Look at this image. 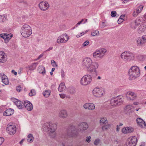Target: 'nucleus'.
<instances>
[{
	"mask_svg": "<svg viewBox=\"0 0 146 146\" xmlns=\"http://www.w3.org/2000/svg\"><path fill=\"white\" fill-rule=\"evenodd\" d=\"M106 52V50L104 48L97 50L93 53V57L95 58H98L100 59H102L104 58Z\"/></svg>",
	"mask_w": 146,
	"mask_h": 146,
	"instance_id": "7",
	"label": "nucleus"
},
{
	"mask_svg": "<svg viewBox=\"0 0 146 146\" xmlns=\"http://www.w3.org/2000/svg\"><path fill=\"white\" fill-rule=\"evenodd\" d=\"M16 90L18 92H20L21 90V87L20 85H19L16 88Z\"/></svg>",
	"mask_w": 146,
	"mask_h": 146,
	"instance_id": "47",
	"label": "nucleus"
},
{
	"mask_svg": "<svg viewBox=\"0 0 146 146\" xmlns=\"http://www.w3.org/2000/svg\"><path fill=\"white\" fill-rule=\"evenodd\" d=\"M7 16L5 15H0V21L2 22H3L5 21V19H6Z\"/></svg>",
	"mask_w": 146,
	"mask_h": 146,
	"instance_id": "36",
	"label": "nucleus"
},
{
	"mask_svg": "<svg viewBox=\"0 0 146 146\" xmlns=\"http://www.w3.org/2000/svg\"><path fill=\"white\" fill-rule=\"evenodd\" d=\"M38 70L39 72L40 73H42L43 74H44L45 73V68L42 66H39L38 67Z\"/></svg>",
	"mask_w": 146,
	"mask_h": 146,
	"instance_id": "25",
	"label": "nucleus"
},
{
	"mask_svg": "<svg viewBox=\"0 0 146 146\" xmlns=\"http://www.w3.org/2000/svg\"><path fill=\"white\" fill-rule=\"evenodd\" d=\"M146 41V35H143L141 37H139L137 39V42L138 45H141L144 44Z\"/></svg>",
	"mask_w": 146,
	"mask_h": 146,
	"instance_id": "17",
	"label": "nucleus"
},
{
	"mask_svg": "<svg viewBox=\"0 0 146 146\" xmlns=\"http://www.w3.org/2000/svg\"><path fill=\"white\" fill-rule=\"evenodd\" d=\"M136 12H137V13L139 14V13H140L141 12V11H140L139 8L138 7L137 8V9H136Z\"/></svg>",
	"mask_w": 146,
	"mask_h": 146,
	"instance_id": "57",
	"label": "nucleus"
},
{
	"mask_svg": "<svg viewBox=\"0 0 146 146\" xmlns=\"http://www.w3.org/2000/svg\"><path fill=\"white\" fill-rule=\"evenodd\" d=\"M68 39V35L66 34H64L58 37L57 40V42L59 44L65 43Z\"/></svg>",
	"mask_w": 146,
	"mask_h": 146,
	"instance_id": "12",
	"label": "nucleus"
},
{
	"mask_svg": "<svg viewBox=\"0 0 146 146\" xmlns=\"http://www.w3.org/2000/svg\"><path fill=\"white\" fill-rule=\"evenodd\" d=\"M84 108L85 109L93 110L95 108L94 104L92 103H86L83 106Z\"/></svg>",
	"mask_w": 146,
	"mask_h": 146,
	"instance_id": "19",
	"label": "nucleus"
},
{
	"mask_svg": "<svg viewBox=\"0 0 146 146\" xmlns=\"http://www.w3.org/2000/svg\"><path fill=\"white\" fill-rule=\"evenodd\" d=\"M1 77L2 79L8 78L7 76L3 73L1 74Z\"/></svg>",
	"mask_w": 146,
	"mask_h": 146,
	"instance_id": "46",
	"label": "nucleus"
},
{
	"mask_svg": "<svg viewBox=\"0 0 146 146\" xmlns=\"http://www.w3.org/2000/svg\"><path fill=\"white\" fill-rule=\"evenodd\" d=\"M51 64L54 67H57L58 65L56 62L53 60H51Z\"/></svg>",
	"mask_w": 146,
	"mask_h": 146,
	"instance_id": "42",
	"label": "nucleus"
},
{
	"mask_svg": "<svg viewBox=\"0 0 146 146\" xmlns=\"http://www.w3.org/2000/svg\"><path fill=\"white\" fill-rule=\"evenodd\" d=\"M53 48L52 47H50L49 48H48V49L46 50L45 51H44L45 52L49 51L50 50H52Z\"/></svg>",
	"mask_w": 146,
	"mask_h": 146,
	"instance_id": "59",
	"label": "nucleus"
},
{
	"mask_svg": "<svg viewBox=\"0 0 146 146\" xmlns=\"http://www.w3.org/2000/svg\"><path fill=\"white\" fill-rule=\"evenodd\" d=\"M84 21V19H82L81 21L79 22L78 23H77L76 24V27H77L78 25H80L82 23V22Z\"/></svg>",
	"mask_w": 146,
	"mask_h": 146,
	"instance_id": "51",
	"label": "nucleus"
},
{
	"mask_svg": "<svg viewBox=\"0 0 146 146\" xmlns=\"http://www.w3.org/2000/svg\"><path fill=\"white\" fill-rule=\"evenodd\" d=\"M58 116L60 118H66L68 115L67 111L65 110H60L58 113Z\"/></svg>",
	"mask_w": 146,
	"mask_h": 146,
	"instance_id": "20",
	"label": "nucleus"
},
{
	"mask_svg": "<svg viewBox=\"0 0 146 146\" xmlns=\"http://www.w3.org/2000/svg\"><path fill=\"white\" fill-rule=\"evenodd\" d=\"M138 13L136 12V11H134L133 14V17H136L138 15Z\"/></svg>",
	"mask_w": 146,
	"mask_h": 146,
	"instance_id": "53",
	"label": "nucleus"
},
{
	"mask_svg": "<svg viewBox=\"0 0 146 146\" xmlns=\"http://www.w3.org/2000/svg\"><path fill=\"white\" fill-rule=\"evenodd\" d=\"M145 144L144 143H142L139 146H145Z\"/></svg>",
	"mask_w": 146,
	"mask_h": 146,
	"instance_id": "63",
	"label": "nucleus"
},
{
	"mask_svg": "<svg viewBox=\"0 0 146 146\" xmlns=\"http://www.w3.org/2000/svg\"><path fill=\"white\" fill-rule=\"evenodd\" d=\"M144 26L141 25L139 27L138 29V33L140 34L142 32H143L145 31Z\"/></svg>",
	"mask_w": 146,
	"mask_h": 146,
	"instance_id": "31",
	"label": "nucleus"
},
{
	"mask_svg": "<svg viewBox=\"0 0 146 146\" xmlns=\"http://www.w3.org/2000/svg\"><path fill=\"white\" fill-rule=\"evenodd\" d=\"M89 43V42L88 40H86L85 41L83 44L84 46L88 45Z\"/></svg>",
	"mask_w": 146,
	"mask_h": 146,
	"instance_id": "49",
	"label": "nucleus"
},
{
	"mask_svg": "<svg viewBox=\"0 0 146 146\" xmlns=\"http://www.w3.org/2000/svg\"><path fill=\"white\" fill-rule=\"evenodd\" d=\"M34 137L33 135L31 134L28 135L27 137V141L31 143L33 141Z\"/></svg>",
	"mask_w": 146,
	"mask_h": 146,
	"instance_id": "27",
	"label": "nucleus"
},
{
	"mask_svg": "<svg viewBox=\"0 0 146 146\" xmlns=\"http://www.w3.org/2000/svg\"><path fill=\"white\" fill-rule=\"evenodd\" d=\"M16 102L14 101V103L19 109H22L24 108V103L21 102L18 100H15Z\"/></svg>",
	"mask_w": 146,
	"mask_h": 146,
	"instance_id": "23",
	"label": "nucleus"
},
{
	"mask_svg": "<svg viewBox=\"0 0 146 146\" xmlns=\"http://www.w3.org/2000/svg\"><path fill=\"white\" fill-rule=\"evenodd\" d=\"M86 142L90 143L91 141L90 139L91 138V137L90 136H88L86 137Z\"/></svg>",
	"mask_w": 146,
	"mask_h": 146,
	"instance_id": "48",
	"label": "nucleus"
},
{
	"mask_svg": "<svg viewBox=\"0 0 146 146\" xmlns=\"http://www.w3.org/2000/svg\"><path fill=\"white\" fill-rule=\"evenodd\" d=\"M111 127L110 125L108 124L104 125L102 127V129L103 131L107 130L109 129Z\"/></svg>",
	"mask_w": 146,
	"mask_h": 146,
	"instance_id": "35",
	"label": "nucleus"
},
{
	"mask_svg": "<svg viewBox=\"0 0 146 146\" xmlns=\"http://www.w3.org/2000/svg\"><path fill=\"white\" fill-rule=\"evenodd\" d=\"M61 76L62 78H64L65 76L64 72L63 70H61Z\"/></svg>",
	"mask_w": 146,
	"mask_h": 146,
	"instance_id": "54",
	"label": "nucleus"
},
{
	"mask_svg": "<svg viewBox=\"0 0 146 146\" xmlns=\"http://www.w3.org/2000/svg\"><path fill=\"white\" fill-rule=\"evenodd\" d=\"M43 56V54H41L38 57V58L36 60H38L42 58Z\"/></svg>",
	"mask_w": 146,
	"mask_h": 146,
	"instance_id": "56",
	"label": "nucleus"
},
{
	"mask_svg": "<svg viewBox=\"0 0 146 146\" xmlns=\"http://www.w3.org/2000/svg\"><path fill=\"white\" fill-rule=\"evenodd\" d=\"M4 139L2 137H0V145H1L4 141Z\"/></svg>",
	"mask_w": 146,
	"mask_h": 146,
	"instance_id": "52",
	"label": "nucleus"
},
{
	"mask_svg": "<svg viewBox=\"0 0 146 146\" xmlns=\"http://www.w3.org/2000/svg\"><path fill=\"white\" fill-rule=\"evenodd\" d=\"M16 126L14 125L9 124L6 128L7 132L10 135H13L16 132Z\"/></svg>",
	"mask_w": 146,
	"mask_h": 146,
	"instance_id": "13",
	"label": "nucleus"
},
{
	"mask_svg": "<svg viewBox=\"0 0 146 146\" xmlns=\"http://www.w3.org/2000/svg\"><path fill=\"white\" fill-rule=\"evenodd\" d=\"M24 107L28 111H31L33 108L32 104L29 101H25L24 102Z\"/></svg>",
	"mask_w": 146,
	"mask_h": 146,
	"instance_id": "18",
	"label": "nucleus"
},
{
	"mask_svg": "<svg viewBox=\"0 0 146 146\" xmlns=\"http://www.w3.org/2000/svg\"><path fill=\"white\" fill-rule=\"evenodd\" d=\"M92 77L90 75H86L83 76L81 79L80 83L81 85L86 86L92 82Z\"/></svg>",
	"mask_w": 146,
	"mask_h": 146,
	"instance_id": "9",
	"label": "nucleus"
},
{
	"mask_svg": "<svg viewBox=\"0 0 146 146\" xmlns=\"http://www.w3.org/2000/svg\"><path fill=\"white\" fill-rule=\"evenodd\" d=\"M99 33V31L97 30H95L91 33V35L93 36H95L97 35Z\"/></svg>",
	"mask_w": 146,
	"mask_h": 146,
	"instance_id": "40",
	"label": "nucleus"
},
{
	"mask_svg": "<svg viewBox=\"0 0 146 146\" xmlns=\"http://www.w3.org/2000/svg\"><path fill=\"white\" fill-rule=\"evenodd\" d=\"M127 100H135L137 97V94L134 92L129 91L125 94Z\"/></svg>",
	"mask_w": 146,
	"mask_h": 146,
	"instance_id": "14",
	"label": "nucleus"
},
{
	"mask_svg": "<svg viewBox=\"0 0 146 146\" xmlns=\"http://www.w3.org/2000/svg\"><path fill=\"white\" fill-rule=\"evenodd\" d=\"M100 140L99 139H95L94 142V144L95 145H97L100 143Z\"/></svg>",
	"mask_w": 146,
	"mask_h": 146,
	"instance_id": "41",
	"label": "nucleus"
},
{
	"mask_svg": "<svg viewBox=\"0 0 146 146\" xmlns=\"http://www.w3.org/2000/svg\"><path fill=\"white\" fill-rule=\"evenodd\" d=\"M43 129L45 131H48L49 135L52 137L55 136V131L56 129V125L55 124H52L51 122L46 123L44 124Z\"/></svg>",
	"mask_w": 146,
	"mask_h": 146,
	"instance_id": "2",
	"label": "nucleus"
},
{
	"mask_svg": "<svg viewBox=\"0 0 146 146\" xmlns=\"http://www.w3.org/2000/svg\"><path fill=\"white\" fill-rule=\"evenodd\" d=\"M122 132L124 133H131L133 131V129L132 127H126L123 128L122 129Z\"/></svg>",
	"mask_w": 146,
	"mask_h": 146,
	"instance_id": "22",
	"label": "nucleus"
},
{
	"mask_svg": "<svg viewBox=\"0 0 146 146\" xmlns=\"http://www.w3.org/2000/svg\"><path fill=\"white\" fill-rule=\"evenodd\" d=\"M116 12L115 11H112L111 12V15L112 17H115L116 15Z\"/></svg>",
	"mask_w": 146,
	"mask_h": 146,
	"instance_id": "44",
	"label": "nucleus"
},
{
	"mask_svg": "<svg viewBox=\"0 0 146 146\" xmlns=\"http://www.w3.org/2000/svg\"><path fill=\"white\" fill-rule=\"evenodd\" d=\"M7 57L5 54L0 57V62L3 63L5 62L7 60Z\"/></svg>",
	"mask_w": 146,
	"mask_h": 146,
	"instance_id": "29",
	"label": "nucleus"
},
{
	"mask_svg": "<svg viewBox=\"0 0 146 146\" xmlns=\"http://www.w3.org/2000/svg\"><path fill=\"white\" fill-rule=\"evenodd\" d=\"M51 91L50 90H46L44 92H43V95L45 97L47 98L48 97L50 94Z\"/></svg>",
	"mask_w": 146,
	"mask_h": 146,
	"instance_id": "28",
	"label": "nucleus"
},
{
	"mask_svg": "<svg viewBox=\"0 0 146 146\" xmlns=\"http://www.w3.org/2000/svg\"><path fill=\"white\" fill-rule=\"evenodd\" d=\"M13 111L12 109H7L4 112L3 115L5 116H8L11 115L13 114Z\"/></svg>",
	"mask_w": 146,
	"mask_h": 146,
	"instance_id": "24",
	"label": "nucleus"
},
{
	"mask_svg": "<svg viewBox=\"0 0 146 146\" xmlns=\"http://www.w3.org/2000/svg\"><path fill=\"white\" fill-rule=\"evenodd\" d=\"M135 23L136 26H138L140 24V21L139 19H136L135 20Z\"/></svg>",
	"mask_w": 146,
	"mask_h": 146,
	"instance_id": "43",
	"label": "nucleus"
},
{
	"mask_svg": "<svg viewBox=\"0 0 146 146\" xmlns=\"http://www.w3.org/2000/svg\"><path fill=\"white\" fill-rule=\"evenodd\" d=\"M137 141V139L135 136L131 137L127 139L126 142L127 146H135Z\"/></svg>",
	"mask_w": 146,
	"mask_h": 146,
	"instance_id": "11",
	"label": "nucleus"
},
{
	"mask_svg": "<svg viewBox=\"0 0 146 146\" xmlns=\"http://www.w3.org/2000/svg\"><path fill=\"white\" fill-rule=\"evenodd\" d=\"M106 26V24L105 22H103L102 23L101 25V27L102 28H104Z\"/></svg>",
	"mask_w": 146,
	"mask_h": 146,
	"instance_id": "55",
	"label": "nucleus"
},
{
	"mask_svg": "<svg viewBox=\"0 0 146 146\" xmlns=\"http://www.w3.org/2000/svg\"><path fill=\"white\" fill-rule=\"evenodd\" d=\"M124 17L125 15H121L120 16L119 18V19L117 21L118 23V24H121L124 21V19L123 18Z\"/></svg>",
	"mask_w": 146,
	"mask_h": 146,
	"instance_id": "34",
	"label": "nucleus"
},
{
	"mask_svg": "<svg viewBox=\"0 0 146 146\" xmlns=\"http://www.w3.org/2000/svg\"><path fill=\"white\" fill-rule=\"evenodd\" d=\"M67 136L72 137H76L78 135V133L76 127L72 125H70L66 131Z\"/></svg>",
	"mask_w": 146,
	"mask_h": 146,
	"instance_id": "4",
	"label": "nucleus"
},
{
	"mask_svg": "<svg viewBox=\"0 0 146 146\" xmlns=\"http://www.w3.org/2000/svg\"><path fill=\"white\" fill-rule=\"evenodd\" d=\"M7 42L13 36V35L11 34H7Z\"/></svg>",
	"mask_w": 146,
	"mask_h": 146,
	"instance_id": "45",
	"label": "nucleus"
},
{
	"mask_svg": "<svg viewBox=\"0 0 146 146\" xmlns=\"http://www.w3.org/2000/svg\"><path fill=\"white\" fill-rule=\"evenodd\" d=\"M136 121L137 124L140 127L142 128L145 127L146 126L145 123L142 119L140 118H137Z\"/></svg>",
	"mask_w": 146,
	"mask_h": 146,
	"instance_id": "21",
	"label": "nucleus"
},
{
	"mask_svg": "<svg viewBox=\"0 0 146 146\" xmlns=\"http://www.w3.org/2000/svg\"><path fill=\"white\" fill-rule=\"evenodd\" d=\"M12 72L15 75H16L17 74V72H15V71L14 70H12Z\"/></svg>",
	"mask_w": 146,
	"mask_h": 146,
	"instance_id": "61",
	"label": "nucleus"
},
{
	"mask_svg": "<svg viewBox=\"0 0 146 146\" xmlns=\"http://www.w3.org/2000/svg\"><path fill=\"white\" fill-rule=\"evenodd\" d=\"M70 90H71V89H70V90H70V93L71 94H73L74 93V90H72V91H70Z\"/></svg>",
	"mask_w": 146,
	"mask_h": 146,
	"instance_id": "62",
	"label": "nucleus"
},
{
	"mask_svg": "<svg viewBox=\"0 0 146 146\" xmlns=\"http://www.w3.org/2000/svg\"><path fill=\"white\" fill-rule=\"evenodd\" d=\"M100 122L102 124H106L108 123L107 119L106 117H102L100 119Z\"/></svg>",
	"mask_w": 146,
	"mask_h": 146,
	"instance_id": "32",
	"label": "nucleus"
},
{
	"mask_svg": "<svg viewBox=\"0 0 146 146\" xmlns=\"http://www.w3.org/2000/svg\"><path fill=\"white\" fill-rule=\"evenodd\" d=\"M92 92L94 96L97 98L101 97L105 94L104 89L101 88H95L93 90Z\"/></svg>",
	"mask_w": 146,
	"mask_h": 146,
	"instance_id": "10",
	"label": "nucleus"
},
{
	"mask_svg": "<svg viewBox=\"0 0 146 146\" xmlns=\"http://www.w3.org/2000/svg\"><path fill=\"white\" fill-rule=\"evenodd\" d=\"M0 36L4 40L5 42H7V34H4L3 35V34H0Z\"/></svg>",
	"mask_w": 146,
	"mask_h": 146,
	"instance_id": "37",
	"label": "nucleus"
},
{
	"mask_svg": "<svg viewBox=\"0 0 146 146\" xmlns=\"http://www.w3.org/2000/svg\"><path fill=\"white\" fill-rule=\"evenodd\" d=\"M66 88L64 84L63 83H61L59 85L58 88V91L61 92H63Z\"/></svg>",
	"mask_w": 146,
	"mask_h": 146,
	"instance_id": "26",
	"label": "nucleus"
},
{
	"mask_svg": "<svg viewBox=\"0 0 146 146\" xmlns=\"http://www.w3.org/2000/svg\"><path fill=\"white\" fill-rule=\"evenodd\" d=\"M24 139H22L19 142V143L20 144H22L23 141Z\"/></svg>",
	"mask_w": 146,
	"mask_h": 146,
	"instance_id": "64",
	"label": "nucleus"
},
{
	"mask_svg": "<svg viewBox=\"0 0 146 146\" xmlns=\"http://www.w3.org/2000/svg\"><path fill=\"white\" fill-rule=\"evenodd\" d=\"M123 99L122 96H119L115 98H113L110 100V104L113 106L120 105L123 102Z\"/></svg>",
	"mask_w": 146,
	"mask_h": 146,
	"instance_id": "8",
	"label": "nucleus"
},
{
	"mask_svg": "<svg viewBox=\"0 0 146 146\" xmlns=\"http://www.w3.org/2000/svg\"><path fill=\"white\" fill-rule=\"evenodd\" d=\"M5 54L4 52L2 51H0V57L3 56V55Z\"/></svg>",
	"mask_w": 146,
	"mask_h": 146,
	"instance_id": "58",
	"label": "nucleus"
},
{
	"mask_svg": "<svg viewBox=\"0 0 146 146\" xmlns=\"http://www.w3.org/2000/svg\"><path fill=\"white\" fill-rule=\"evenodd\" d=\"M121 57L125 62L130 61L134 59V55L131 52H124L121 54Z\"/></svg>",
	"mask_w": 146,
	"mask_h": 146,
	"instance_id": "6",
	"label": "nucleus"
},
{
	"mask_svg": "<svg viewBox=\"0 0 146 146\" xmlns=\"http://www.w3.org/2000/svg\"><path fill=\"white\" fill-rule=\"evenodd\" d=\"M38 64V63H34L30 65L29 68V69L30 70H33L35 69L37 65Z\"/></svg>",
	"mask_w": 146,
	"mask_h": 146,
	"instance_id": "33",
	"label": "nucleus"
},
{
	"mask_svg": "<svg viewBox=\"0 0 146 146\" xmlns=\"http://www.w3.org/2000/svg\"><path fill=\"white\" fill-rule=\"evenodd\" d=\"M138 8H139L140 11H141L143 9V6L141 5H140Z\"/></svg>",
	"mask_w": 146,
	"mask_h": 146,
	"instance_id": "60",
	"label": "nucleus"
},
{
	"mask_svg": "<svg viewBox=\"0 0 146 146\" xmlns=\"http://www.w3.org/2000/svg\"><path fill=\"white\" fill-rule=\"evenodd\" d=\"M88 127V125L86 122H83L78 125V129L80 131H83L86 130Z\"/></svg>",
	"mask_w": 146,
	"mask_h": 146,
	"instance_id": "16",
	"label": "nucleus"
},
{
	"mask_svg": "<svg viewBox=\"0 0 146 146\" xmlns=\"http://www.w3.org/2000/svg\"><path fill=\"white\" fill-rule=\"evenodd\" d=\"M38 6L40 9L43 11L47 10L49 7V5L46 1H42L39 3Z\"/></svg>",
	"mask_w": 146,
	"mask_h": 146,
	"instance_id": "15",
	"label": "nucleus"
},
{
	"mask_svg": "<svg viewBox=\"0 0 146 146\" xmlns=\"http://www.w3.org/2000/svg\"><path fill=\"white\" fill-rule=\"evenodd\" d=\"M59 95L60 97L62 99L66 97V94H60Z\"/></svg>",
	"mask_w": 146,
	"mask_h": 146,
	"instance_id": "50",
	"label": "nucleus"
},
{
	"mask_svg": "<svg viewBox=\"0 0 146 146\" xmlns=\"http://www.w3.org/2000/svg\"><path fill=\"white\" fill-rule=\"evenodd\" d=\"M36 94V91L34 89H32L31 90L29 94V95L30 96H32Z\"/></svg>",
	"mask_w": 146,
	"mask_h": 146,
	"instance_id": "38",
	"label": "nucleus"
},
{
	"mask_svg": "<svg viewBox=\"0 0 146 146\" xmlns=\"http://www.w3.org/2000/svg\"><path fill=\"white\" fill-rule=\"evenodd\" d=\"M2 82L5 85H7L9 84V80L8 78L6 79H2Z\"/></svg>",
	"mask_w": 146,
	"mask_h": 146,
	"instance_id": "39",
	"label": "nucleus"
},
{
	"mask_svg": "<svg viewBox=\"0 0 146 146\" xmlns=\"http://www.w3.org/2000/svg\"><path fill=\"white\" fill-rule=\"evenodd\" d=\"M133 109V107L131 105H129L126 106L125 110L127 112L131 110V111H133L132 110Z\"/></svg>",
	"mask_w": 146,
	"mask_h": 146,
	"instance_id": "30",
	"label": "nucleus"
},
{
	"mask_svg": "<svg viewBox=\"0 0 146 146\" xmlns=\"http://www.w3.org/2000/svg\"><path fill=\"white\" fill-rule=\"evenodd\" d=\"M82 65L85 68L87 69L90 72H96V69L99 66V64L97 62H93L90 58L86 57L82 61Z\"/></svg>",
	"mask_w": 146,
	"mask_h": 146,
	"instance_id": "1",
	"label": "nucleus"
},
{
	"mask_svg": "<svg viewBox=\"0 0 146 146\" xmlns=\"http://www.w3.org/2000/svg\"><path fill=\"white\" fill-rule=\"evenodd\" d=\"M21 33L23 37H27L32 33L31 28L29 25H25L22 27Z\"/></svg>",
	"mask_w": 146,
	"mask_h": 146,
	"instance_id": "5",
	"label": "nucleus"
},
{
	"mask_svg": "<svg viewBox=\"0 0 146 146\" xmlns=\"http://www.w3.org/2000/svg\"><path fill=\"white\" fill-rule=\"evenodd\" d=\"M128 75L129 80L134 79L140 75V70L138 67L134 66L131 67L129 70Z\"/></svg>",
	"mask_w": 146,
	"mask_h": 146,
	"instance_id": "3",
	"label": "nucleus"
}]
</instances>
